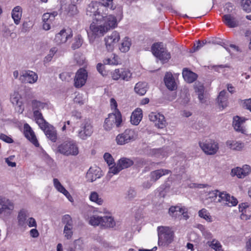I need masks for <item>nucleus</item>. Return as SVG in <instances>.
<instances>
[{
	"label": "nucleus",
	"instance_id": "58",
	"mask_svg": "<svg viewBox=\"0 0 251 251\" xmlns=\"http://www.w3.org/2000/svg\"><path fill=\"white\" fill-rule=\"evenodd\" d=\"M104 66L101 63H98L97 66L98 71L103 76L106 75V72L104 69Z\"/></svg>",
	"mask_w": 251,
	"mask_h": 251
},
{
	"label": "nucleus",
	"instance_id": "42",
	"mask_svg": "<svg viewBox=\"0 0 251 251\" xmlns=\"http://www.w3.org/2000/svg\"><path fill=\"white\" fill-rule=\"evenodd\" d=\"M100 5L104 6V8L107 9V8H110L111 10H114L115 6L113 5V0H99Z\"/></svg>",
	"mask_w": 251,
	"mask_h": 251
},
{
	"label": "nucleus",
	"instance_id": "36",
	"mask_svg": "<svg viewBox=\"0 0 251 251\" xmlns=\"http://www.w3.org/2000/svg\"><path fill=\"white\" fill-rule=\"evenodd\" d=\"M89 199L91 201L94 202L98 205H101L103 203V200L96 192H91L89 196Z\"/></svg>",
	"mask_w": 251,
	"mask_h": 251
},
{
	"label": "nucleus",
	"instance_id": "60",
	"mask_svg": "<svg viewBox=\"0 0 251 251\" xmlns=\"http://www.w3.org/2000/svg\"><path fill=\"white\" fill-rule=\"evenodd\" d=\"M204 43H201L200 41H198L196 44H195L193 47V50L191 51L192 52L199 50L201 47H202Z\"/></svg>",
	"mask_w": 251,
	"mask_h": 251
},
{
	"label": "nucleus",
	"instance_id": "21",
	"mask_svg": "<svg viewBox=\"0 0 251 251\" xmlns=\"http://www.w3.org/2000/svg\"><path fill=\"white\" fill-rule=\"evenodd\" d=\"M170 173V170L163 169L152 171L150 174L151 181L156 182L163 176L168 175Z\"/></svg>",
	"mask_w": 251,
	"mask_h": 251
},
{
	"label": "nucleus",
	"instance_id": "38",
	"mask_svg": "<svg viewBox=\"0 0 251 251\" xmlns=\"http://www.w3.org/2000/svg\"><path fill=\"white\" fill-rule=\"evenodd\" d=\"M27 211L25 209L21 210L18 214V219L19 225L24 226L26 224Z\"/></svg>",
	"mask_w": 251,
	"mask_h": 251
},
{
	"label": "nucleus",
	"instance_id": "22",
	"mask_svg": "<svg viewBox=\"0 0 251 251\" xmlns=\"http://www.w3.org/2000/svg\"><path fill=\"white\" fill-rule=\"evenodd\" d=\"M164 81L167 88L170 90H174L176 88L175 79L170 73L167 72L165 74Z\"/></svg>",
	"mask_w": 251,
	"mask_h": 251
},
{
	"label": "nucleus",
	"instance_id": "26",
	"mask_svg": "<svg viewBox=\"0 0 251 251\" xmlns=\"http://www.w3.org/2000/svg\"><path fill=\"white\" fill-rule=\"evenodd\" d=\"M142 118V110L140 108H137L132 113L130 117V121L132 124L137 125Z\"/></svg>",
	"mask_w": 251,
	"mask_h": 251
},
{
	"label": "nucleus",
	"instance_id": "4",
	"mask_svg": "<svg viewBox=\"0 0 251 251\" xmlns=\"http://www.w3.org/2000/svg\"><path fill=\"white\" fill-rule=\"evenodd\" d=\"M152 54L158 58L162 63H167L171 57V54L164 47L162 43H156L151 47Z\"/></svg>",
	"mask_w": 251,
	"mask_h": 251
},
{
	"label": "nucleus",
	"instance_id": "7",
	"mask_svg": "<svg viewBox=\"0 0 251 251\" xmlns=\"http://www.w3.org/2000/svg\"><path fill=\"white\" fill-rule=\"evenodd\" d=\"M61 222L64 226L63 234L67 240L72 239L74 233V222L70 215L66 214L62 216Z\"/></svg>",
	"mask_w": 251,
	"mask_h": 251
},
{
	"label": "nucleus",
	"instance_id": "18",
	"mask_svg": "<svg viewBox=\"0 0 251 251\" xmlns=\"http://www.w3.org/2000/svg\"><path fill=\"white\" fill-rule=\"evenodd\" d=\"M24 134L25 137L35 146L39 147V144L31 127L27 124H25L24 125Z\"/></svg>",
	"mask_w": 251,
	"mask_h": 251
},
{
	"label": "nucleus",
	"instance_id": "13",
	"mask_svg": "<svg viewBox=\"0 0 251 251\" xmlns=\"http://www.w3.org/2000/svg\"><path fill=\"white\" fill-rule=\"evenodd\" d=\"M149 118L151 121L155 123V126L158 128L162 129L167 126L165 117L162 114L151 112L149 114Z\"/></svg>",
	"mask_w": 251,
	"mask_h": 251
},
{
	"label": "nucleus",
	"instance_id": "12",
	"mask_svg": "<svg viewBox=\"0 0 251 251\" xmlns=\"http://www.w3.org/2000/svg\"><path fill=\"white\" fill-rule=\"evenodd\" d=\"M87 71L84 68H80L75 74L74 79V85L76 88H81L85 85L87 79Z\"/></svg>",
	"mask_w": 251,
	"mask_h": 251
},
{
	"label": "nucleus",
	"instance_id": "49",
	"mask_svg": "<svg viewBox=\"0 0 251 251\" xmlns=\"http://www.w3.org/2000/svg\"><path fill=\"white\" fill-rule=\"evenodd\" d=\"M241 219L243 220H247L251 218V211L250 209H246L241 212Z\"/></svg>",
	"mask_w": 251,
	"mask_h": 251
},
{
	"label": "nucleus",
	"instance_id": "54",
	"mask_svg": "<svg viewBox=\"0 0 251 251\" xmlns=\"http://www.w3.org/2000/svg\"><path fill=\"white\" fill-rule=\"evenodd\" d=\"M103 157L108 165L110 166V165L113 164L114 160L110 154L108 153H105L104 154Z\"/></svg>",
	"mask_w": 251,
	"mask_h": 251
},
{
	"label": "nucleus",
	"instance_id": "17",
	"mask_svg": "<svg viewBox=\"0 0 251 251\" xmlns=\"http://www.w3.org/2000/svg\"><path fill=\"white\" fill-rule=\"evenodd\" d=\"M119 33L116 31H113L110 35L105 38V45L108 50H112L114 46L120 40Z\"/></svg>",
	"mask_w": 251,
	"mask_h": 251
},
{
	"label": "nucleus",
	"instance_id": "63",
	"mask_svg": "<svg viewBox=\"0 0 251 251\" xmlns=\"http://www.w3.org/2000/svg\"><path fill=\"white\" fill-rule=\"evenodd\" d=\"M51 18V15L50 13H46L43 14L42 16V20L43 22H48V21H51L52 20Z\"/></svg>",
	"mask_w": 251,
	"mask_h": 251
},
{
	"label": "nucleus",
	"instance_id": "59",
	"mask_svg": "<svg viewBox=\"0 0 251 251\" xmlns=\"http://www.w3.org/2000/svg\"><path fill=\"white\" fill-rule=\"evenodd\" d=\"M0 139L3 140V141L7 143H11L13 142V140L11 138L2 133L0 134Z\"/></svg>",
	"mask_w": 251,
	"mask_h": 251
},
{
	"label": "nucleus",
	"instance_id": "51",
	"mask_svg": "<svg viewBox=\"0 0 251 251\" xmlns=\"http://www.w3.org/2000/svg\"><path fill=\"white\" fill-rule=\"evenodd\" d=\"M76 3H72V4L69 5V13L71 15H75L77 14L78 10L76 6L75 5Z\"/></svg>",
	"mask_w": 251,
	"mask_h": 251
},
{
	"label": "nucleus",
	"instance_id": "29",
	"mask_svg": "<svg viewBox=\"0 0 251 251\" xmlns=\"http://www.w3.org/2000/svg\"><path fill=\"white\" fill-rule=\"evenodd\" d=\"M22 9L20 6L15 7L12 11V19L16 25L19 24L22 17Z\"/></svg>",
	"mask_w": 251,
	"mask_h": 251
},
{
	"label": "nucleus",
	"instance_id": "5",
	"mask_svg": "<svg viewBox=\"0 0 251 251\" xmlns=\"http://www.w3.org/2000/svg\"><path fill=\"white\" fill-rule=\"evenodd\" d=\"M122 122V115L119 111L115 113L109 114L108 117L105 120L103 125L104 128L107 130L109 131L111 130L113 127L116 126L117 127L121 126Z\"/></svg>",
	"mask_w": 251,
	"mask_h": 251
},
{
	"label": "nucleus",
	"instance_id": "3",
	"mask_svg": "<svg viewBox=\"0 0 251 251\" xmlns=\"http://www.w3.org/2000/svg\"><path fill=\"white\" fill-rule=\"evenodd\" d=\"M158 245L168 246L174 240V232L167 226H159L157 228Z\"/></svg>",
	"mask_w": 251,
	"mask_h": 251
},
{
	"label": "nucleus",
	"instance_id": "50",
	"mask_svg": "<svg viewBox=\"0 0 251 251\" xmlns=\"http://www.w3.org/2000/svg\"><path fill=\"white\" fill-rule=\"evenodd\" d=\"M36 122L42 130L45 129V128L49 125V124L45 120L44 118L42 119H37Z\"/></svg>",
	"mask_w": 251,
	"mask_h": 251
},
{
	"label": "nucleus",
	"instance_id": "6",
	"mask_svg": "<svg viewBox=\"0 0 251 251\" xmlns=\"http://www.w3.org/2000/svg\"><path fill=\"white\" fill-rule=\"evenodd\" d=\"M137 138V133L134 130L126 129L123 133L117 136L116 141L118 145H124L135 141Z\"/></svg>",
	"mask_w": 251,
	"mask_h": 251
},
{
	"label": "nucleus",
	"instance_id": "34",
	"mask_svg": "<svg viewBox=\"0 0 251 251\" xmlns=\"http://www.w3.org/2000/svg\"><path fill=\"white\" fill-rule=\"evenodd\" d=\"M226 92L225 90L222 91L218 97V102L220 106L223 108L227 106V96Z\"/></svg>",
	"mask_w": 251,
	"mask_h": 251
},
{
	"label": "nucleus",
	"instance_id": "30",
	"mask_svg": "<svg viewBox=\"0 0 251 251\" xmlns=\"http://www.w3.org/2000/svg\"><path fill=\"white\" fill-rule=\"evenodd\" d=\"M43 130L47 137L51 141L54 142L56 141L57 139L56 132L52 126L48 125L45 129H43Z\"/></svg>",
	"mask_w": 251,
	"mask_h": 251
},
{
	"label": "nucleus",
	"instance_id": "31",
	"mask_svg": "<svg viewBox=\"0 0 251 251\" xmlns=\"http://www.w3.org/2000/svg\"><path fill=\"white\" fill-rule=\"evenodd\" d=\"M148 84L145 82L137 83L134 87L135 92L139 95H144L148 90Z\"/></svg>",
	"mask_w": 251,
	"mask_h": 251
},
{
	"label": "nucleus",
	"instance_id": "28",
	"mask_svg": "<svg viewBox=\"0 0 251 251\" xmlns=\"http://www.w3.org/2000/svg\"><path fill=\"white\" fill-rule=\"evenodd\" d=\"M182 75L185 80L188 83L193 82L198 77L196 74L188 70L187 68L183 69Z\"/></svg>",
	"mask_w": 251,
	"mask_h": 251
},
{
	"label": "nucleus",
	"instance_id": "24",
	"mask_svg": "<svg viewBox=\"0 0 251 251\" xmlns=\"http://www.w3.org/2000/svg\"><path fill=\"white\" fill-rule=\"evenodd\" d=\"M226 146L233 151H241L244 148V143L236 140H228L226 142Z\"/></svg>",
	"mask_w": 251,
	"mask_h": 251
},
{
	"label": "nucleus",
	"instance_id": "43",
	"mask_svg": "<svg viewBox=\"0 0 251 251\" xmlns=\"http://www.w3.org/2000/svg\"><path fill=\"white\" fill-rule=\"evenodd\" d=\"M46 106V104L43 102H41L39 101L36 100H33L32 101V106L33 112L36 111V110H41L43 109Z\"/></svg>",
	"mask_w": 251,
	"mask_h": 251
},
{
	"label": "nucleus",
	"instance_id": "64",
	"mask_svg": "<svg viewBox=\"0 0 251 251\" xmlns=\"http://www.w3.org/2000/svg\"><path fill=\"white\" fill-rule=\"evenodd\" d=\"M245 37H246L247 40H250L249 48L251 50V31L250 30H247L245 32Z\"/></svg>",
	"mask_w": 251,
	"mask_h": 251
},
{
	"label": "nucleus",
	"instance_id": "20",
	"mask_svg": "<svg viewBox=\"0 0 251 251\" xmlns=\"http://www.w3.org/2000/svg\"><path fill=\"white\" fill-rule=\"evenodd\" d=\"M223 20L226 25L230 28L239 26V21L234 16L231 14H226L223 16Z\"/></svg>",
	"mask_w": 251,
	"mask_h": 251
},
{
	"label": "nucleus",
	"instance_id": "46",
	"mask_svg": "<svg viewBox=\"0 0 251 251\" xmlns=\"http://www.w3.org/2000/svg\"><path fill=\"white\" fill-rule=\"evenodd\" d=\"M199 216L207 221H211V216L205 209H202L199 211Z\"/></svg>",
	"mask_w": 251,
	"mask_h": 251
},
{
	"label": "nucleus",
	"instance_id": "16",
	"mask_svg": "<svg viewBox=\"0 0 251 251\" xmlns=\"http://www.w3.org/2000/svg\"><path fill=\"white\" fill-rule=\"evenodd\" d=\"M72 36V31L70 29H63L55 35L54 41L56 44H61L66 42Z\"/></svg>",
	"mask_w": 251,
	"mask_h": 251
},
{
	"label": "nucleus",
	"instance_id": "27",
	"mask_svg": "<svg viewBox=\"0 0 251 251\" xmlns=\"http://www.w3.org/2000/svg\"><path fill=\"white\" fill-rule=\"evenodd\" d=\"M169 214L174 219L179 218L184 214V209L179 206H171L169 210Z\"/></svg>",
	"mask_w": 251,
	"mask_h": 251
},
{
	"label": "nucleus",
	"instance_id": "23",
	"mask_svg": "<svg viewBox=\"0 0 251 251\" xmlns=\"http://www.w3.org/2000/svg\"><path fill=\"white\" fill-rule=\"evenodd\" d=\"M100 176L101 174L99 169H95L91 167L86 174V177L87 181L92 182L100 178Z\"/></svg>",
	"mask_w": 251,
	"mask_h": 251
},
{
	"label": "nucleus",
	"instance_id": "9",
	"mask_svg": "<svg viewBox=\"0 0 251 251\" xmlns=\"http://www.w3.org/2000/svg\"><path fill=\"white\" fill-rule=\"evenodd\" d=\"M94 131L93 126L89 120L85 119L81 124L78 131V136L82 140L90 137Z\"/></svg>",
	"mask_w": 251,
	"mask_h": 251
},
{
	"label": "nucleus",
	"instance_id": "62",
	"mask_svg": "<svg viewBox=\"0 0 251 251\" xmlns=\"http://www.w3.org/2000/svg\"><path fill=\"white\" fill-rule=\"evenodd\" d=\"M233 5L231 3H227L225 5V11L226 12H231L233 10Z\"/></svg>",
	"mask_w": 251,
	"mask_h": 251
},
{
	"label": "nucleus",
	"instance_id": "37",
	"mask_svg": "<svg viewBox=\"0 0 251 251\" xmlns=\"http://www.w3.org/2000/svg\"><path fill=\"white\" fill-rule=\"evenodd\" d=\"M131 44L130 39L126 37L123 40L119 49L122 52H126L129 50Z\"/></svg>",
	"mask_w": 251,
	"mask_h": 251
},
{
	"label": "nucleus",
	"instance_id": "61",
	"mask_svg": "<svg viewBox=\"0 0 251 251\" xmlns=\"http://www.w3.org/2000/svg\"><path fill=\"white\" fill-rule=\"evenodd\" d=\"M29 227H35L37 226L35 220L33 218H29L26 222Z\"/></svg>",
	"mask_w": 251,
	"mask_h": 251
},
{
	"label": "nucleus",
	"instance_id": "33",
	"mask_svg": "<svg viewBox=\"0 0 251 251\" xmlns=\"http://www.w3.org/2000/svg\"><path fill=\"white\" fill-rule=\"evenodd\" d=\"M195 92L198 95V98L200 100V101L201 103L204 102V86L202 84L199 83H196L195 85Z\"/></svg>",
	"mask_w": 251,
	"mask_h": 251
},
{
	"label": "nucleus",
	"instance_id": "56",
	"mask_svg": "<svg viewBox=\"0 0 251 251\" xmlns=\"http://www.w3.org/2000/svg\"><path fill=\"white\" fill-rule=\"evenodd\" d=\"M228 194L225 193L224 192H220L219 191L218 196L220 199L218 200V201H223L224 202H225L226 201H227V197Z\"/></svg>",
	"mask_w": 251,
	"mask_h": 251
},
{
	"label": "nucleus",
	"instance_id": "48",
	"mask_svg": "<svg viewBox=\"0 0 251 251\" xmlns=\"http://www.w3.org/2000/svg\"><path fill=\"white\" fill-rule=\"evenodd\" d=\"M136 196V192L133 188H130L126 192V198L128 200H132Z\"/></svg>",
	"mask_w": 251,
	"mask_h": 251
},
{
	"label": "nucleus",
	"instance_id": "55",
	"mask_svg": "<svg viewBox=\"0 0 251 251\" xmlns=\"http://www.w3.org/2000/svg\"><path fill=\"white\" fill-rule=\"evenodd\" d=\"M219 191L215 190L214 191H210L208 192L207 196V199L214 200L218 196Z\"/></svg>",
	"mask_w": 251,
	"mask_h": 251
},
{
	"label": "nucleus",
	"instance_id": "19",
	"mask_svg": "<svg viewBox=\"0 0 251 251\" xmlns=\"http://www.w3.org/2000/svg\"><path fill=\"white\" fill-rule=\"evenodd\" d=\"M250 167L245 165L242 168L236 167L231 170V174L232 176H237L239 178H243L247 176L250 172Z\"/></svg>",
	"mask_w": 251,
	"mask_h": 251
},
{
	"label": "nucleus",
	"instance_id": "52",
	"mask_svg": "<svg viewBox=\"0 0 251 251\" xmlns=\"http://www.w3.org/2000/svg\"><path fill=\"white\" fill-rule=\"evenodd\" d=\"M57 49L55 47L52 48L50 50L49 54L46 56L45 59L48 61H50L51 60L52 57L53 55L55 54V53L57 52Z\"/></svg>",
	"mask_w": 251,
	"mask_h": 251
},
{
	"label": "nucleus",
	"instance_id": "1",
	"mask_svg": "<svg viewBox=\"0 0 251 251\" xmlns=\"http://www.w3.org/2000/svg\"><path fill=\"white\" fill-rule=\"evenodd\" d=\"M107 9L100 5L96 1H92L86 8V14L92 16L93 22L90 25V31L88 35L91 42H94L96 37L104 35L111 29L115 28L117 25V20L114 16L107 15Z\"/></svg>",
	"mask_w": 251,
	"mask_h": 251
},
{
	"label": "nucleus",
	"instance_id": "8",
	"mask_svg": "<svg viewBox=\"0 0 251 251\" xmlns=\"http://www.w3.org/2000/svg\"><path fill=\"white\" fill-rule=\"evenodd\" d=\"M14 208L13 201L6 197L0 196V215L9 217Z\"/></svg>",
	"mask_w": 251,
	"mask_h": 251
},
{
	"label": "nucleus",
	"instance_id": "44",
	"mask_svg": "<svg viewBox=\"0 0 251 251\" xmlns=\"http://www.w3.org/2000/svg\"><path fill=\"white\" fill-rule=\"evenodd\" d=\"M225 204L229 206H235L238 203L237 200L233 196H230L229 194L227 195V201L225 202Z\"/></svg>",
	"mask_w": 251,
	"mask_h": 251
},
{
	"label": "nucleus",
	"instance_id": "15",
	"mask_svg": "<svg viewBox=\"0 0 251 251\" xmlns=\"http://www.w3.org/2000/svg\"><path fill=\"white\" fill-rule=\"evenodd\" d=\"M19 79L23 83L33 84L37 81L38 75L33 71L30 70L25 71L23 72Z\"/></svg>",
	"mask_w": 251,
	"mask_h": 251
},
{
	"label": "nucleus",
	"instance_id": "41",
	"mask_svg": "<svg viewBox=\"0 0 251 251\" xmlns=\"http://www.w3.org/2000/svg\"><path fill=\"white\" fill-rule=\"evenodd\" d=\"M83 43V39L80 35L75 37L74 42L72 45V48L75 50L80 47Z\"/></svg>",
	"mask_w": 251,
	"mask_h": 251
},
{
	"label": "nucleus",
	"instance_id": "53",
	"mask_svg": "<svg viewBox=\"0 0 251 251\" xmlns=\"http://www.w3.org/2000/svg\"><path fill=\"white\" fill-rule=\"evenodd\" d=\"M121 170L122 169H120V166L118 164L117 166H113L110 167L108 173L109 174L115 175L118 174Z\"/></svg>",
	"mask_w": 251,
	"mask_h": 251
},
{
	"label": "nucleus",
	"instance_id": "47",
	"mask_svg": "<svg viewBox=\"0 0 251 251\" xmlns=\"http://www.w3.org/2000/svg\"><path fill=\"white\" fill-rule=\"evenodd\" d=\"M82 116L80 112L76 110H74L71 113V121L74 122H77L78 120L81 119Z\"/></svg>",
	"mask_w": 251,
	"mask_h": 251
},
{
	"label": "nucleus",
	"instance_id": "25",
	"mask_svg": "<svg viewBox=\"0 0 251 251\" xmlns=\"http://www.w3.org/2000/svg\"><path fill=\"white\" fill-rule=\"evenodd\" d=\"M245 120V118H241L238 116L235 117L233 122V126L234 129L237 131L243 133L244 131L243 125Z\"/></svg>",
	"mask_w": 251,
	"mask_h": 251
},
{
	"label": "nucleus",
	"instance_id": "57",
	"mask_svg": "<svg viewBox=\"0 0 251 251\" xmlns=\"http://www.w3.org/2000/svg\"><path fill=\"white\" fill-rule=\"evenodd\" d=\"M243 101V107L251 112V99L245 100Z\"/></svg>",
	"mask_w": 251,
	"mask_h": 251
},
{
	"label": "nucleus",
	"instance_id": "14",
	"mask_svg": "<svg viewBox=\"0 0 251 251\" xmlns=\"http://www.w3.org/2000/svg\"><path fill=\"white\" fill-rule=\"evenodd\" d=\"M10 101L15 107L18 112L22 113L24 110V107L21 95L18 92L14 91L10 95Z\"/></svg>",
	"mask_w": 251,
	"mask_h": 251
},
{
	"label": "nucleus",
	"instance_id": "39",
	"mask_svg": "<svg viewBox=\"0 0 251 251\" xmlns=\"http://www.w3.org/2000/svg\"><path fill=\"white\" fill-rule=\"evenodd\" d=\"M207 244L215 251H223L221 243L216 239H214L212 241H208Z\"/></svg>",
	"mask_w": 251,
	"mask_h": 251
},
{
	"label": "nucleus",
	"instance_id": "40",
	"mask_svg": "<svg viewBox=\"0 0 251 251\" xmlns=\"http://www.w3.org/2000/svg\"><path fill=\"white\" fill-rule=\"evenodd\" d=\"M101 218L102 217L96 215L91 216L89 219V224L93 226H101Z\"/></svg>",
	"mask_w": 251,
	"mask_h": 251
},
{
	"label": "nucleus",
	"instance_id": "10",
	"mask_svg": "<svg viewBox=\"0 0 251 251\" xmlns=\"http://www.w3.org/2000/svg\"><path fill=\"white\" fill-rule=\"evenodd\" d=\"M199 145L203 152L208 155H214L219 150L218 143L212 139L200 142Z\"/></svg>",
	"mask_w": 251,
	"mask_h": 251
},
{
	"label": "nucleus",
	"instance_id": "35",
	"mask_svg": "<svg viewBox=\"0 0 251 251\" xmlns=\"http://www.w3.org/2000/svg\"><path fill=\"white\" fill-rule=\"evenodd\" d=\"M133 161L127 158L123 157L119 160L118 164L120 166V169H124L131 166L133 164Z\"/></svg>",
	"mask_w": 251,
	"mask_h": 251
},
{
	"label": "nucleus",
	"instance_id": "32",
	"mask_svg": "<svg viewBox=\"0 0 251 251\" xmlns=\"http://www.w3.org/2000/svg\"><path fill=\"white\" fill-rule=\"evenodd\" d=\"M116 223L114 218L111 216L102 217L101 226L107 228H113L115 226Z\"/></svg>",
	"mask_w": 251,
	"mask_h": 251
},
{
	"label": "nucleus",
	"instance_id": "2",
	"mask_svg": "<svg viewBox=\"0 0 251 251\" xmlns=\"http://www.w3.org/2000/svg\"><path fill=\"white\" fill-rule=\"evenodd\" d=\"M55 152L66 156H76L79 153V149L75 141L68 139L58 145Z\"/></svg>",
	"mask_w": 251,
	"mask_h": 251
},
{
	"label": "nucleus",
	"instance_id": "11",
	"mask_svg": "<svg viewBox=\"0 0 251 251\" xmlns=\"http://www.w3.org/2000/svg\"><path fill=\"white\" fill-rule=\"evenodd\" d=\"M111 75L112 79L115 80L121 79L125 81H129L132 76V74L128 70L123 68L115 69L111 72Z\"/></svg>",
	"mask_w": 251,
	"mask_h": 251
},
{
	"label": "nucleus",
	"instance_id": "45",
	"mask_svg": "<svg viewBox=\"0 0 251 251\" xmlns=\"http://www.w3.org/2000/svg\"><path fill=\"white\" fill-rule=\"evenodd\" d=\"M241 5L244 10L251 12V0H241Z\"/></svg>",
	"mask_w": 251,
	"mask_h": 251
}]
</instances>
